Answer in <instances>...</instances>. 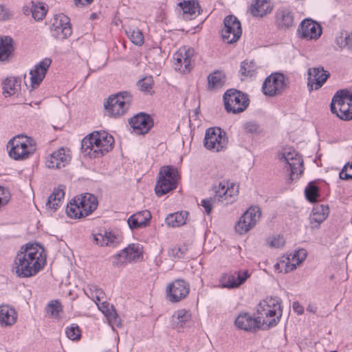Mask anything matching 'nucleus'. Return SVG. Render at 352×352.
Wrapping results in <instances>:
<instances>
[{"label": "nucleus", "mask_w": 352, "mask_h": 352, "mask_svg": "<svg viewBox=\"0 0 352 352\" xmlns=\"http://www.w3.org/2000/svg\"><path fill=\"white\" fill-rule=\"evenodd\" d=\"M46 261L43 251L37 249V245L28 243L23 246L14 260V272L19 278H28L36 275Z\"/></svg>", "instance_id": "1"}, {"label": "nucleus", "mask_w": 352, "mask_h": 352, "mask_svg": "<svg viewBox=\"0 0 352 352\" xmlns=\"http://www.w3.org/2000/svg\"><path fill=\"white\" fill-rule=\"evenodd\" d=\"M114 140L105 131H94L82 140L81 151L91 158L100 157L113 148Z\"/></svg>", "instance_id": "2"}, {"label": "nucleus", "mask_w": 352, "mask_h": 352, "mask_svg": "<svg viewBox=\"0 0 352 352\" xmlns=\"http://www.w3.org/2000/svg\"><path fill=\"white\" fill-rule=\"evenodd\" d=\"M256 311L263 329L276 326L282 315L280 300L278 297H267L258 305Z\"/></svg>", "instance_id": "3"}, {"label": "nucleus", "mask_w": 352, "mask_h": 352, "mask_svg": "<svg viewBox=\"0 0 352 352\" xmlns=\"http://www.w3.org/2000/svg\"><path fill=\"white\" fill-rule=\"evenodd\" d=\"M9 156L15 160L28 158L36 151L32 139L23 135H18L11 139L7 145Z\"/></svg>", "instance_id": "4"}, {"label": "nucleus", "mask_w": 352, "mask_h": 352, "mask_svg": "<svg viewBox=\"0 0 352 352\" xmlns=\"http://www.w3.org/2000/svg\"><path fill=\"white\" fill-rule=\"evenodd\" d=\"M331 111L342 120H352V91L342 89L331 100Z\"/></svg>", "instance_id": "5"}, {"label": "nucleus", "mask_w": 352, "mask_h": 352, "mask_svg": "<svg viewBox=\"0 0 352 352\" xmlns=\"http://www.w3.org/2000/svg\"><path fill=\"white\" fill-rule=\"evenodd\" d=\"M131 101L132 96L127 91L111 95L104 103L106 113L109 117H120L127 112Z\"/></svg>", "instance_id": "6"}, {"label": "nucleus", "mask_w": 352, "mask_h": 352, "mask_svg": "<svg viewBox=\"0 0 352 352\" xmlns=\"http://www.w3.org/2000/svg\"><path fill=\"white\" fill-rule=\"evenodd\" d=\"M214 193V198L203 199L201 206L204 208L206 212L209 214L212 209V204L215 199H218L223 205H228L233 203L237 196V191L233 192V186L230 188L225 184L220 182L213 187Z\"/></svg>", "instance_id": "7"}, {"label": "nucleus", "mask_w": 352, "mask_h": 352, "mask_svg": "<svg viewBox=\"0 0 352 352\" xmlns=\"http://www.w3.org/2000/svg\"><path fill=\"white\" fill-rule=\"evenodd\" d=\"M225 109L234 114L244 111L249 105L248 95L234 89H228L223 94Z\"/></svg>", "instance_id": "8"}, {"label": "nucleus", "mask_w": 352, "mask_h": 352, "mask_svg": "<svg viewBox=\"0 0 352 352\" xmlns=\"http://www.w3.org/2000/svg\"><path fill=\"white\" fill-rule=\"evenodd\" d=\"M177 170L172 166H163L159 172L155 190L157 196H162L175 189L177 184Z\"/></svg>", "instance_id": "9"}, {"label": "nucleus", "mask_w": 352, "mask_h": 352, "mask_svg": "<svg viewBox=\"0 0 352 352\" xmlns=\"http://www.w3.org/2000/svg\"><path fill=\"white\" fill-rule=\"evenodd\" d=\"M278 158L281 162H285L287 166V170L290 171L289 180L293 181L303 172V160L300 155L296 151L290 148L285 149L284 151L278 155Z\"/></svg>", "instance_id": "10"}, {"label": "nucleus", "mask_w": 352, "mask_h": 352, "mask_svg": "<svg viewBox=\"0 0 352 352\" xmlns=\"http://www.w3.org/2000/svg\"><path fill=\"white\" fill-rule=\"evenodd\" d=\"M288 78L281 73H273L264 81L263 91L264 94L274 96L282 94L287 87Z\"/></svg>", "instance_id": "11"}, {"label": "nucleus", "mask_w": 352, "mask_h": 352, "mask_svg": "<svg viewBox=\"0 0 352 352\" xmlns=\"http://www.w3.org/2000/svg\"><path fill=\"white\" fill-rule=\"evenodd\" d=\"M228 144L226 133L220 128H209L206 131L204 146L208 150L219 152L225 149Z\"/></svg>", "instance_id": "12"}, {"label": "nucleus", "mask_w": 352, "mask_h": 352, "mask_svg": "<svg viewBox=\"0 0 352 352\" xmlns=\"http://www.w3.org/2000/svg\"><path fill=\"white\" fill-rule=\"evenodd\" d=\"M223 24L221 31L223 41L228 44L236 42L242 34L239 20L234 15H228L224 19Z\"/></svg>", "instance_id": "13"}, {"label": "nucleus", "mask_w": 352, "mask_h": 352, "mask_svg": "<svg viewBox=\"0 0 352 352\" xmlns=\"http://www.w3.org/2000/svg\"><path fill=\"white\" fill-rule=\"evenodd\" d=\"M260 208L255 207L249 208L241 217L235 226L236 232L243 234L252 228L261 217Z\"/></svg>", "instance_id": "14"}, {"label": "nucleus", "mask_w": 352, "mask_h": 352, "mask_svg": "<svg viewBox=\"0 0 352 352\" xmlns=\"http://www.w3.org/2000/svg\"><path fill=\"white\" fill-rule=\"evenodd\" d=\"M190 285L182 279H177L166 287V299L171 302H178L189 294Z\"/></svg>", "instance_id": "15"}, {"label": "nucleus", "mask_w": 352, "mask_h": 352, "mask_svg": "<svg viewBox=\"0 0 352 352\" xmlns=\"http://www.w3.org/2000/svg\"><path fill=\"white\" fill-rule=\"evenodd\" d=\"M194 54L193 48H186V47L180 48L173 57L175 69L182 73L189 72L191 69V60Z\"/></svg>", "instance_id": "16"}, {"label": "nucleus", "mask_w": 352, "mask_h": 352, "mask_svg": "<svg viewBox=\"0 0 352 352\" xmlns=\"http://www.w3.org/2000/svg\"><path fill=\"white\" fill-rule=\"evenodd\" d=\"M129 124L135 133L144 135L153 127V120L149 115L140 113L130 118Z\"/></svg>", "instance_id": "17"}, {"label": "nucleus", "mask_w": 352, "mask_h": 352, "mask_svg": "<svg viewBox=\"0 0 352 352\" xmlns=\"http://www.w3.org/2000/svg\"><path fill=\"white\" fill-rule=\"evenodd\" d=\"M249 276L250 274L248 271L225 273L219 279L221 287L227 289L237 288L245 283Z\"/></svg>", "instance_id": "18"}, {"label": "nucleus", "mask_w": 352, "mask_h": 352, "mask_svg": "<svg viewBox=\"0 0 352 352\" xmlns=\"http://www.w3.org/2000/svg\"><path fill=\"white\" fill-rule=\"evenodd\" d=\"M300 37L307 40H317L322 34L321 25L309 19H304L298 28Z\"/></svg>", "instance_id": "19"}, {"label": "nucleus", "mask_w": 352, "mask_h": 352, "mask_svg": "<svg viewBox=\"0 0 352 352\" xmlns=\"http://www.w3.org/2000/svg\"><path fill=\"white\" fill-rule=\"evenodd\" d=\"M307 74V85L310 91L320 89L329 76V73L322 67L309 68Z\"/></svg>", "instance_id": "20"}, {"label": "nucleus", "mask_w": 352, "mask_h": 352, "mask_svg": "<svg viewBox=\"0 0 352 352\" xmlns=\"http://www.w3.org/2000/svg\"><path fill=\"white\" fill-rule=\"evenodd\" d=\"M52 29L54 36L58 39H65L72 33L69 19L64 14L59 15L55 19Z\"/></svg>", "instance_id": "21"}, {"label": "nucleus", "mask_w": 352, "mask_h": 352, "mask_svg": "<svg viewBox=\"0 0 352 352\" xmlns=\"http://www.w3.org/2000/svg\"><path fill=\"white\" fill-rule=\"evenodd\" d=\"M51 63V59L46 58L38 65H36L34 69L30 70V74L31 75L30 80L32 88L38 87L43 81Z\"/></svg>", "instance_id": "22"}, {"label": "nucleus", "mask_w": 352, "mask_h": 352, "mask_svg": "<svg viewBox=\"0 0 352 352\" xmlns=\"http://www.w3.org/2000/svg\"><path fill=\"white\" fill-rule=\"evenodd\" d=\"M235 325L241 329L252 331L262 327L257 318L252 317L248 313L241 314L235 319Z\"/></svg>", "instance_id": "23"}, {"label": "nucleus", "mask_w": 352, "mask_h": 352, "mask_svg": "<svg viewBox=\"0 0 352 352\" xmlns=\"http://www.w3.org/2000/svg\"><path fill=\"white\" fill-rule=\"evenodd\" d=\"M151 217V212L147 210L139 211L131 215L127 223L131 230L144 228L149 225Z\"/></svg>", "instance_id": "24"}, {"label": "nucleus", "mask_w": 352, "mask_h": 352, "mask_svg": "<svg viewBox=\"0 0 352 352\" xmlns=\"http://www.w3.org/2000/svg\"><path fill=\"white\" fill-rule=\"evenodd\" d=\"M70 160V155L65 153V151L63 148H60L51 154L50 157L47 160L46 164L50 168L60 169L65 167Z\"/></svg>", "instance_id": "25"}, {"label": "nucleus", "mask_w": 352, "mask_h": 352, "mask_svg": "<svg viewBox=\"0 0 352 352\" xmlns=\"http://www.w3.org/2000/svg\"><path fill=\"white\" fill-rule=\"evenodd\" d=\"M275 23L280 29H287L294 23V16L289 9L282 7L275 14Z\"/></svg>", "instance_id": "26"}, {"label": "nucleus", "mask_w": 352, "mask_h": 352, "mask_svg": "<svg viewBox=\"0 0 352 352\" xmlns=\"http://www.w3.org/2000/svg\"><path fill=\"white\" fill-rule=\"evenodd\" d=\"M191 318L192 314L189 310L179 309L172 316V327L179 331L182 329L188 326Z\"/></svg>", "instance_id": "27"}, {"label": "nucleus", "mask_w": 352, "mask_h": 352, "mask_svg": "<svg viewBox=\"0 0 352 352\" xmlns=\"http://www.w3.org/2000/svg\"><path fill=\"white\" fill-rule=\"evenodd\" d=\"M329 208L327 205H318L312 209L309 216V222L311 228H318L328 217Z\"/></svg>", "instance_id": "28"}, {"label": "nucleus", "mask_w": 352, "mask_h": 352, "mask_svg": "<svg viewBox=\"0 0 352 352\" xmlns=\"http://www.w3.org/2000/svg\"><path fill=\"white\" fill-rule=\"evenodd\" d=\"M272 10L270 0H255L250 8V13L256 17H263Z\"/></svg>", "instance_id": "29"}, {"label": "nucleus", "mask_w": 352, "mask_h": 352, "mask_svg": "<svg viewBox=\"0 0 352 352\" xmlns=\"http://www.w3.org/2000/svg\"><path fill=\"white\" fill-rule=\"evenodd\" d=\"M141 248L138 244L132 243L124 249L122 252L117 254L116 258H122V263H128L137 260L141 255Z\"/></svg>", "instance_id": "30"}, {"label": "nucleus", "mask_w": 352, "mask_h": 352, "mask_svg": "<svg viewBox=\"0 0 352 352\" xmlns=\"http://www.w3.org/2000/svg\"><path fill=\"white\" fill-rule=\"evenodd\" d=\"M94 241L100 246L114 247L120 243L119 236L112 232L105 231L104 234L99 233L94 236Z\"/></svg>", "instance_id": "31"}, {"label": "nucleus", "mask_w": 352, "mask_h": 352, "mask_svg": "<svg viewBox=\"0 0 352 352\" xmlns=\"http://www.w3.org/2000/svg\"><path fill=\"white\" fill-rule=\"evenodd\" d=\"M98 302V308L100 310L102 311V313L106 316L109 322L111 325L116 326V327H120L121 326V320L119 318L118 314L116 313V310L113 309V306H109V304L107 302Z\"/></svg>", "instance_id": "32"}, {"label": "nucleus", "mask_w": 352, "mask_h": 352, "mask_svg": "<svg viewBox=\"0 0 352 352\" xmlns=\"http://www.w3.org/2000/svg\"><path fill=\"white\" fill-rule=\"evenodd\" d=\"M16 320L15 310L8 305H0V323L1 325L10 326Z\"/></svg>", "instance_id": "33"}, {"label": "nucleus", "mask_w": 352, "mask_h": 352, "mask_svg": "<svg viewBox=\"0 0 352 352\" xmlns=\"http://www.w3.org/2000/svg\"><path fill=\"white\" fill-rule=\"evenodd\" d=\"M14 50L12 38L10 36L1 38L0 41V61L8 60Z\"/></svg>", "instance_id": "34"}, {"label": "nucleus", "mask_w": 352, "mask_h": 352, "mask_svg": "<svg viewBox=\"0 0 352 352\" xmlns=\"http://www.w3.org/2000/svg\"><path fill=\"white\" fill-rule=\"evenodd\" d=\"M178 6L182 10L184 16L188 19L194 18L199 11V3L195 0L184 1L179 3Z\"/></svg>", "instance_id": "35"}, {"label": "nucleus", "mask_w": 352, "mask_h": 352, "mask_svg": "<svg viewBox=\"0 0 352 352\" xmlns=\"http://www.w3.org/2000/svg\"><path fill=\"white\" fill-rule=\"evenodd\" d=\"M226 82V76L220 71H215L208 76V87L210 90L221 88Z\"/></svg>", "instance_id": "36"}, {"label": "nucleus", "mask_w": 352, "mask_h": 352, "mask_svg": "<svg viewBox=\"0 0 352 352\" xmlns=\"http://www.w3.org/2000/svg\"><path fill=\"white\" fill-rule=\"evenodd\" d=\"M188 212L186 211L177 212L170 214L166 218V223L170 227H179L186 223Z\"/></svg>", "instance_id": "37"}, {"label": "nucleus", "mask_w": 352, "mask_h": 352, "mask_svg": "<svg viewBox=\"0 0 352 352\" xmlns=\"http://www.w3.org/2000/svg\"><path fill=\"white\" fill-rule=\"evenodd\" d=\"M84 206L82 209L83 217H85L93 212L98 206L97 198L91 194H86L83 195Z\"/></svg>", "instance_id": "38"}, {"label": "nucleus", "mask_w": 352, "mask_h": 352, "mask_svg": "<svg viewBox=\"0 0 352 352\" xmlns=\"http://www.w3.org/2000/svg\"><path fill=\"white\" fill-rule=\"evenodd\" d=\"M65 196V192L62 188L54 189L52 195L49 197L47 206L50 208L56 210L60 206L62 199Z\"/></svg>", "instance_id": "39"}, {"label": "nucleus", "mask_w": 352, "mask_h": 352, "mask_svg": "<svg viewBox=\"0 0 352 352\" xmlns=\"http://www.w3.org/2000/svg\"><path fill=\"white\" fill-rule=\"evenodd\" d=\"M20 80L16 78H7L3 82V94L6 97L14 94L17 91V87L20 86Z\"/></svg>", "instance_id": "40"}, {"label": "nucleus", "mask_w": 352, "mask_h": 352, "mask_svg": "<svg viewBox=\"0 0 352 352\" xmlns=\"http://www.w3.org/2000/svg\"><path fill=\"white\" fill-rule=\"evenodd\" d=\"M32 4L31 12L32 17L36 21L43 20L47 10L46 5L43 3H34V1H32Z\"/></svg>", "instance_id": "41"}, {"label": "nucleus", "mask_w": 352, "mask_h": 352, "mask_svg": "<svg viewBox=\"0 0 352 352\" xmlns=\"http://www.w3.org/2000/svg\"><path fill=\"white\" fill-rule=\"evenodd\" d=\"M86 294L91 298L97 305H98V302H100L104 297V293L102 289L95 285L89 286V289L86 292Z\"/></svg>", "instance_id": "42"}, {"label": "nucleus", "mask_w": 352, "mask_h": 352, "mask_svg": "<svg viewBox=\"0 0 352 352\" xmlns=\"http://www.w3.org/2000/svg\"><path fill=\"white\" fill-rule=\"evenodd\" d=\"M45 311L50 317L58 318L60 314L63 311V307L58 300H51L47 304Z\"/></svg>", "instance_id": "43"}, {"label": "nucleus", "mask_w": 352, "mask_h": 352, "mask_svg": "<svg viewBox=\"0 0 352 352\" xmlns=\"http://www.w3.org/2000/svg\"><path fill=\"white\" fill-rule=\"evenodd\" d=\"M307 256V252L305 249H300L295 251L293 254H290L287 258L296 263L291 264V270L296 268V265L301 263Z\"/></svg>", "instance_id": "44"}, {"label": "nucleus", "mask_w": 352, "mask_h": 352, "mask_svg": "<svg viewBox=\"0 0 352 352\" xmlns=\"http://www.w3.org/2000/svg\"><path fill=\"white\" fill-rule=\"evenodd\" d=\"M305 195L306 199L311 203H314L317 201L319 197V188L316 186L314 182H309L305 190Z\"/></svg>", "instance_id": "45"}, {"label": "nucleus", "mask_w": 352, "mask_h": 352, "mask_svg": "<svg viewBox=\"0 0 352 352\" xmlns=\"http://www.w3.org/2000/svg\"><path fill=\"white\" fill-rule=\"evenodd\" d=\"M126 34L131 41L136 45H142L144 43V36L138 29H129Z\"/></svg>", "instance_id": "46"}, {"label": "nucleus", "mask_w": 352, "mask_h": 352, "mask_svg": "<svg viewBox=\"0 0 352 352\" xmlns=\"http://www.w3.org/2000/svg\"><path fill=\"white\" fill-rule=\"evenodd\" d=\"M67 216L72 219H80L84 217L81 210H79V206L72 200L67 204L66 208Z\"/></svg>", "instance_id": "47"}, {"label": "nucleus", "mask_w": 352, "mask_h": 352, "mask_svg": "<svg viewBox=\"0 0 352 352\" xmlns=\"http://www.w3.org/2000/svg\"><path fill=\"white\" fill-rule=\"evenodd\" d=\"M239 72L243 76H252L255 73L254 62L243 61L241 64Z\"/></svg>", "instance_id": "48"}, {"label": "nucleus", "mask_w": 352, "mask_h": 352, "mask_svg": "<svg viewBox=\"0 0 352 352\" xmlns=\"http://www.w3.org/2000/svg\"><path fill=\"white\" fill-rule=\"evenodd\" d=\"M65 333L71 340H78L81 336V331L76 324H72L70 327H67Z\"/></svg>", "instance_id": "49"}, {"label": "nucleus", "mask_w": 352, "mask_h": 352, "mask_svg": "<svg viewBox=\"0 0 352 352\" xmlns=\"http://www.w3.org/2000/svg\"><path fill=\"white\" fill-rule=\"evenodd\" d=\"M348 35L346 31L342 30L336 36L335 42L339 47H347Z\"/></svg>", "instance_id": "50"}, {"label": "nucleus", "mask_w": 352, "mask_h": 352, "mask_svg": "<svg viewBox=\"0 0 352 352\" xmlns=\"http://www.w3.org/2000/svg\"><path fill=\"white\" fill-rule=\"evenodd\" d=\"M138 85L141 91H148L152 88L153 79L151 77H145L138 81Z\"/></svg>", "instance_id": "51"}, {"label": "nucleus", "mask_w": 352, "mask_h": 352, "mask_svg": "<svg viewBox=\"0 0 352 352\" xmlns=\"http://www.w3.org/2000/svg\"><path fill=\"white\" fill-rule=\"evenodd\" d=\"M243 129L247 133L257 134L260 132L258 124L254 122H248L243 125Z\"/></svg>", "instance_id": "52"}, {"label": "nucleus", "mask_w": 352, "mask_h": 352, "mask_svg": "<svg viewBox=\"0 0 352 352\" xmlns=\"http://www.w3.org/2000/svg\"><path fill=\"white\" fill-rule=\"evenodd\" d=\"M10 198V195L8 190L0 186V208L8 203Z\"/></svg>", "instance_id": "53"}, {"label": "nucleus", "mask_w": 352, "mask_h": 352, "mask_svg": "<svg viewBox=\"0 0 352 352\" xmlns=\"http://www.w3.org/2000/svg\"><path fill=\"white\" fill-rule=\"evenodd\" d=\"M12 16L10 10L4 6L0 5V21H6Z\"/></svg>", "instance_id": "54"}, {"label": "nucleus", "mask_w": 352, "mask_h": 352, "mask_svg": "<svg viewBox=\"0 0 352 352\" xmlns=\"http://www.w3.org/2000/svg\"><path fill=\"white\" fill-rule=\"evenodd\" d=\"M285 241L283 236L280 235L275 236L271 241L270 245L274 248H279L285 245Z\"/></svg>", "instance_id": "55"}, {"label": "nucleus", "mask_w": 352, "mask_h": 352, "mask_svg": "<svg viewBox=\"0 0 352 352\" xmlns=\"http://www.w3.org/2000/svg\"><path fill=\"white\" fill-rule=\"evenodd\" d=\"M346 164H345L342 170L339 173L340 179H343V180H347L349 179H352V173H346Z\"/></svg>", "instance_id": "56"}, {"label": "nucleus", "mask_w": 352, "mask_h": 352, "mask_svg": "<svg viewBox=\"0 0 352 352\" xmlns=\"http://www.w3.org/2000/svg\"><path fill=\"white\" fill-rule=\"evenodd\" d=\"M186 250V248L185 247L182 248H177L172 250L174 256L179 258L184 257V252Z\"/></svg>", "instance_id": "57"}, {"label": "nucleus", "mask_w": 352, "mask_h": 352, "mask_svg": "<svg viewBox=\"0 0 352 352\" xmlns=\"http://www.w3.org/2000/svg\"><path fill=\"white\" fill-rule=\"evenodd\" d=\"M292 307L294 311L296 312L298 315H301L304 312L303 307L298 302H294L293 303Z\"/></svg>", "instance_id": "58"}, {"label": "nucleus", "mask_w": 352, "mask_h": 352, "mask_svg": "<svg viewBox=\"0 0 352 352\" xmlns=\"http://www.w3.org/2000/svg\"><path fill=\"white\" fill-rule=\"evenodd\" d=\"M72 201L74 203H76V204L79 206V210H82V209L83 208V206H84L83 195H81L80 197H74L72 199Z\"/></svg>", "instance_id": "59"}, {"label": "nucleus", "mask_w": 352, "mask_h": 352, "mask_svg": "<svg viewBox=\"0 0 352 352\" xmlns=\"http://www.w3.org/2000/svg\"><path fill=\"white\" fill-rule=\"evenodd\" d=\"M94 0H74L75 4L78 6L79 5L84 6L90 4Z\"/></svg>", "instance_id": "60"}, {"label": "nucleus", "mask_w": 352, "mask_h": 352, "mask_svg": "<svg viewBox=\"0 0 352 352\" xmlns=\"http://www.w3.org/2000/svg\"><path fill=\"white\" fill-rule=\"evenodd\" d=\"M307 311L315 314L317 311V307L314 305H309L307 307Z\"/></svg>", "instance_id": "61"}, {"label": "nucleus", "mask_w": 352, "mask_h": 352, "mask_svg": "<svg viewBox=\"0 0 352 352\" xmlns=\"http://www.w3.org/2000/svg\"><path fill=\"white\" fill-rule=\"evenodd\" d=\"M347 47L352 50V32L348 35Z\"/></svg>", "instance_id": "62"}, {"label": "nucleus", "mask_w": 352, "mask_h": 352, "mask_svg": "<svg viewBox=\"0 0 352 352\" xmlns=\"http://www.w3.org/2000/svg\"><path fill=\"white\" fill-rule=\"evenodd\" d=\"M23 10L24 14H28V8L24 7Z\"/></svg>", "instance_id": "63"}, {"label": "nucleus", "mask_w": 352, "mask_h": 352, "mask_svg": "<svg viewBox=\"0 0 352 352\" xmlns=\"http://www.w3.org/2000/svg\"><path fill=\"white\" fill-rule=\"evenodd\" d=\"M113 265L114 266H116V267H119V266H120V264H119V263H118V261H115V262H113Z\"/></svg>", "instance_id": "64"}]
</instances>
